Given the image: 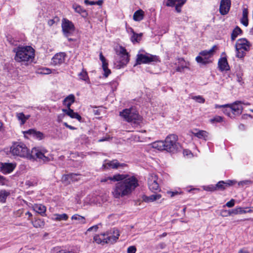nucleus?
<instances>
[{
  "instance_id": "19",
  "label": "nucleus",
  "mask_w": 253,
  "mask_h": 253,
  "mask_svg": "<svg viewBox=\"0 0 253 253\" xmlns=\"http://www.w3.org/2000/svg\"><path fill=\"white\" fill-rule=\"evenodd\" d=\"M62 111L71 118L76 119L80 122L82 121V117L78 113L75 112L74 110L71 108L67 109H63Z\"/></svg>"
},
{
  "instance_id": "14",
  "label": "nucleus",
  "mask_w": 253,
  "mask_h": 253,
  "mask_svg": "<svg viewBox=\"0 0 253 253\" xmlns=\"http://www.w3.org/2000/svg\"><path fill=\"white\" fill-rule=\"evenodd\" d=\"M251 46L250 42L245 38L239 39L235 44V48L238 50L242 49L244 51H249Z\"/></svg>"
},
{
  "instance_id": "13",
  "label": "nucleus",
  "mask_w": 253,
  "mask_h": 253,
  "mask_svg": "<svg viewBox=\"0 0 253 253\" xmlns=\"http://www.w3.org/2000/svg\"><path fill=\"white\" fill-rule=\"evenodd\" d=\"M158 176L154 173L150 174L148 177V185L149 189L155 192L159 190V185L157 182Z\"/></svg>"
},
{
  "instance_id": "28",
  "label": "nucleus",
  "mask_w": 253,
  "mask_h": 253,
  "mask_svg": "<svg viewBox=\"0 0 253 253\" xmlns=\"http://www.w3.org/2000/svg\"><path fill=\"white\" fill-rule=\"evenodd\" d=\"M192 134L196 137L200 139L207 140L208 137V132L204 130H199L198 132H192Z\"/></svg>"
},
{
  "instance_id": "12",
  "label": "nucleus",
  "mask_w": 253,
  "mask_h": 253,
  "mask_svg": "<svg viewBox=\"0 0 253 253\" xmlns=\"http://www.w3.org/2000/svg\"><path fill=\"white\" fill-rule=\"evenodd\" d=\"M102 236H105L106 240L104 242L106 243L113 244L117 241L120 236L119 231L118 229L113 228L106 233L101 234Z\"/></svg>"
},
{
  "instance_id": "33",
  "label": "nucleus",
  "mask_w": 253,
  "mask_h": 253,
  "mask_svg": "<svg viewBox=\"0 0 253 253\" xmlns=\"http://www.w3.org/2000/svg\"><path fill=\"white\" fill-rule=\"evenodd\" d=\"M16 117L21 121V125H24L26 121L29 118L30 116H26L23 113H18L16 114Z\"/></svg>"
},
{
  "instance_id": "34",
  "label": "nucleus",
  "mask_w": 253,
  "mask_h": 253,
  "mask_svg": "<svg viewBox=\"0 0 253 253\" xmlns=\"http://www.w3.org/2000/svg\"><path fill=\"white\" fill-rule=\"evenodd\" d=\"M32 224L35 228H42L44 225V222L41 219H37L32 221Z\"/></svg>"
},
{
  "instance_id": "23",
  "label": "nucleus",
  "mask_w": 253,
  "mask_h": 253,
  "mask_svg": "<svg viewBox=\"0 0 253 253\" xmlns=\"http://www.w3.org/2000/svg\"><path fill=\"white\" fill-rule=\"evenodd\" d=\"M248 16V9L246 8H244L243 9L242 17L240 21H241V23L246 27L248 26V24H249Z\"/></svg>"
},
{
  "instance_id": "41",
  "label": "nucleus",
  "mask_w": 253,
  "mask_h": 253,
  "mask_svg": "<svg viewBox=\"0 0 253 253\" xmlns=\"http://www.w3.org/2000/svg\"><path fill=\"white\" fill-rule=\"evenodd\" d=\"M191 98L200 103H204L205 99L201 95L193 96Z\"/></svg>"
},
{
  "instance_id": "57",
  "label": "nucleus",
  "mask_w": 253,
  "mask_h": 253,
  "mask_svg": "<svg viewBox=\"0 0 253 253\" xmlns=\"http://www.w3.org/2000/svg\"><path fill=\"white\" fill-rule=\"evenodd\" d=\"M180 4V2H177V4L175 5V10L178 12H181V7L183 5H181Z\"/></svg>"
},
{
  "instance_id": "29",
  "label": "nucleus",
  "mask_w": 253,
  "mask_h": 253,
  "mask_svg": "<svg viewBox=\"0 0 253 253\" xmlns=\"http://www.w3.org/2000/svg\"><path fill=\"white\" fill-rule=\"evenodd\" d=\"M242 30L241 29L240 27L238 26H236L235 29L233 30L231 36V39L232 41L235 40L236 38L238 37V35H241L242 34Z\"/></svg>"
},
{
  "instance_id": "42",
  "label": "nucleus",
  "mask_w": 253,
  "mask_h": 253,
  "mask_svg": "<svg viewBox=\"0 0 253 253\" xmlns=\"http://www.w3.org/2000/svg\"><path fill=\"white\" fill-rule=\"evenodd\" d=\"M246 51L242 49L238 50L236 48V57L239 58H243L246 55Z\"/></svg>"
},
{
  "instance_id": "50",
  "label": "nucleus",
  "mask_w": 253,
  "mask_h": 253,
  "mask_svg": "<svg viewBox=\"0 0 253 253\" xmlns=\"http://www.w3.org/2000/svg\"><path fill=\"white\" fill-rule=\"evenodd\" d=\"M99 58L102 62V65L108 64L105 57L103 55L102 53L100 52L99 54Z\"/></svg>"
},
{
  "instance_id": "58",
  "label": "nucleus",
  "mask_w": 253,
  "mask_h": 253,
  "mask_svg": "<svg viewBox=\"0 0 253 253\" xmlns=\"http://www.w3.org/2000/svg\"><path fill=\"white\" fill-rule=\"evenodd\" d=\"M215 185L209 186L207 187V190L210 191H214L217 190L216 188H215Z\"/></svg>"
},
{
  "instance_id": "63",
  "label": "nucleus",
  "mask_w": 253,
  "mask_h": 253,
  "mask_svg": "<svg viewBox=\"0 0 253 253\" xmlns=\"http://www.w3.org/2000/svg\"><path fill=\"white\" fill-rule=\"evenodd\" d=\"M186 68V66L177 67L176 69V71L177 72H182L184 68Z\"/></svg>"
},
{
  "instance_id": "53",
  "label": "nucleus",
  "mask_w": 253,
  "mask_h": 253,
  "mask_svg": "<svg viewBox=\"0 0 253 253\" xmlns=\"http://www.w3.org/2000/svg\"><path fill=\"white\" fill-rule=\"evenodd\" d=\"M40 73L43 74H49L51 73V71L48 68H44L41 69V71Z\"/></svg>"
},
{
  "instance_id": "4",
  "label": "nucleus",
  "mask_w": 253,
  "mask_h": 253,
  "mask_svg": "<svg viewBox=\"0 0 253 253\" xmlns=\"http://www.w3.org/2000/svg\"><path fill=\"white\" fill-rule=\"evenodd\" d=\"M120 116L125 121L130 123L133 127H136L141 123V117L134 108L124 109L120 112Z\"/></svg>"
},
{
  "instance_id": "60",
  "label": "nucleus",
  "mask_w": 253,
  "mask_h": 253,
  "mask_svg": "<svg viewBox=\"0 0 253 253\" xmlns=\"http://www.w3.org/2000/svg\"><path fill=\"white\" fill-rule=\"evenodd\" d=\"M237 81L239 83L241 84L242 81V78L240 74H237Z\"/></svg>"
},
{
  "instance_id": "30",
  "label": "nucleus",
  "mask_w": 253,
  "mask_h": 253,
  "mask_svg": "<svg viewBox=\"0 0 253 253\" xmlns=\"http://www.w3.org/2000/svg\"><path fill=\"white\" fill-rule=\"evenodd\" d=\"M10 195V193L5 190H0V202L4 203L8 196Z\"/></svg>"
},
{
  "instance_id": "59",
  "label": "nucleus",
  "mask_w": 253,
  "mask_h": 253,
  "mask_svg": "<svg viewBox=\"0 0 253 253\" xmlns=\"http://www.w3.org/2000/svg\"><path fill=\"white\" fill-rule=\"evenodd\" d=\"M56 253H75L73 252L67 251L65 250H60L59 251H57Z\"/></svg>"
},
{
  "instance_id": "15",
  "label": "nucleus",
  "mask_w": 253,
  "mask_h": 253,
  "mask_svg": "<svg viewBox=\"0 0 253 253\" xmlns=\"http://www.w3.org/2000/svg\"><path fill=\"white\" fill-rule=\"evenodd\" d=\"M231 7V0H221L220 2L219 12L222 15L227 14Z\"/></svg>"
},
{
  "instance_id": "27",
  "label": "nucleus",
  "mask_w": 253,
  "mask_h": 253,
  "mask_svg": "<svg viewBox=\"0 0 253 253\" xmlns=\"http://www.w3.org/2000/svg\"><path fill=\"white\" fill-rule=\"evenodd\" d=\"M153 147L159 150H165V141H158L153 143Z\"/></svg>"
},
{
  "instance_id": "43",
  "label": "nucleus",
  "mask_w": 253,
  "mask_h": 253,
  "mask_svg": "<svg viewBox=\"0 0 253 253\" xmlns=\"http://www.w3.org/2000/svg\"><path fill=\"white\" fill-rule=\"evenodd\" d=\"M252 181L250 180H245L238 182V184L239 186L243 187L244 185H249L252 183Z\"/></svg>"
},
{
  "instance_id": "11",
  "label": "nucleus",
  "mask_w": 253,
  "mask_h": 253,
  "mask_svg": "<svg viewBox=\"0 0 253 253\" xmlns=\"http://www.w3.org/2000/svg\"><path fill=\"white\" fill-rule=\"evenodd\" d=\"M229 106V110L231 111L233 115L239 116L242 113L243 107L242 106L241 101H236L232 104H227L223 105H215V108Z\"/></svg>"
},
{
  "instance_id": "2",
  "label": "nucleus",
  "mask_w": 253,
  "mask_h": 253,
  "mask_svg": "<svg viewBox=\"0 0 253 253\" xmlns=\"http://www.w3.org/2000/svg\"><path fill=\"white\" fill-rule=\"evenodd\" d=\"M110 181H118L112 192L115 198H120L128 195L138 186V180L134 176L127 174H117L109 177Z\"/></svg>"
},
{
  "instance_id": "18",
  "label": "nucleus",
  "mask_w": 253,
  "mask_h": 253,
  "mask_svg": "<svg viewBox=\"0 0 253 253\" xmlns=\"http://www.w3.org/2000/svg\"><path fill=\"white\" fill-rule=\"evenodd\" d=\"M25 134H29L34 138L39 140H42L44 138V135L42 132L40 131H37L34 129H30L24 132Z\"/></svg>"
},
{
  "instance_id": "39",
  "label": "nucleus",
  "mask_w": 253,
  "mask_h": 253,
  "mask_svg": "<svg viewBox=\"0 0 253 253\" xmlns=\"http://www.w3.org/2000/svg\"><path fill=\"white\" fill-rule=\"evenodd\" d=\"M108 64L102 66L104 71L103 76L105 78H107L111 73V70L108 68Z\"/></svg>"
},
{
  "instance_id": "9",
  "label": "nucleus",
  "mask_w": 253,
  "mask_h": 253,
  "mask_svg": "<svg viewBox=\"0 0 253 253\" xmlns=\"http://www.w3.org/2000/svg\"><path fill=\"white\" fill-rule=\"evenodd\" d=\"M159 60V57L148 53L145 54H138L136 58V64H149L152 62H157Z\"/></svg>"
},
{
  "instance_id": "62",
  "label": "nucleus",
  "mask_w": 253,
  "mask_h": 253,
  "mask_svg": "<svg viewBox=\"0 0 253 253\" xmlns=\"http://www.w3.org/2000/svg\"><path fill=\"white\" fill-rule=\"evenodd\" d=\"M55 22V19H50L48 21V25L49 26H52Z\"/></svg>"
},
{
  "instance_id": "17",
  "label": "nucleus",
  "mask_w": 253,
  "mask_h": 253,
  "mask_svg": "<svg viewBox=\"0 0 253 253\" xmlns=\"http://www.w3.org/2000/svg\"><path fill=\"white\" fill-rule=\"evenodd\" d=\"M66 53L59 52L56 53L51 59V64L54 65H60L65 62Z\"/></svg>"
},
{
  "instance_id": "25",
  "label": "nucleus",
  "mask_w": 253,
  "mask_h": 253,
  "mask_svg": "<svg viewBox=\"0 0 253 253\" xmlns=\"http://www.w3.org/2000/svg\"><path fill=\"white\" fill-rule=\"evenodd\" d=\"M34 210L43 216L46 211V208L41 204H36L34 206Z\"/></svg>"
},
{
  "instance_id": "38",
  "label": "nucleus",
  "mask_w": 253,
  "mask_h": 253,
  "mask_svg": "<svg viewBox=\"0 0 253 253\" xmlns=\"http://www.w3.org/2000/svg\"><path fill=\"white\" fill-rule=\"evenodd\" d=\"M71 219L72 220H76L79 221V223H85V218L84 217L79 215L78 214H75L72 216Z\"/></svg>"
},
{
  "instance_id": "46",
  "label": "nucleus",
  "mask_w": 253,
  "mask_h": 253,
  "mask_svg": "<svg viewBox=\"0 0 253 253\" xmlns=\"http://www.w3.org/2000/svg\"><path fill=\"white\" fill-rule=\"evenodd\" d=\"M223 121V118L219 116H216L211 120V123H220Z\"/></svg>"
},
{
  "instance_id": "6",
  "label": "nucleus",
  "mask_w": 253,
  "mask_h": 253,
  "mask_svg": "<svg viewBox=\"0 0 253 253\" xmlns=\"http://www.w3.org/2000/svg\"><path fill=\"white\" fill-rule=\"evenodd\" d=\"M177 141V135L175 134L168 135L165 140L166 151L173 154L181 151L182 146Z\"/></svg>"
},
{
  "instance_id": "45",
  "label": "nucleus",
  "mask_w": 253,
  "mask_h": 253,
  "mask_svg": "<svg viewBox=\"0 0 253 253\" xmlns=\"http://www.w3.org/2000/svg\"><path fill=\"white\" fill-rule=\"evenodd\" d=\"M77 176H78V175L77 174L72 173H70V174L66 175L65 177H66V178H67V179H70L72 180H77L78 179L77 178H76V177H77Z\"/></svg>"
},
{
  "instance_id": "37",
  "label": "nucleus",
  "mask_w": 253,
  "mask_h": 253,
  "mask_svg": "<svg viewBox=\"0 0 253 253\" xmlns=\"http://www.w3.org/2000/svg\"><path fill=\"white\" fill-rule=\"evenodd\" d=\"M94 241L97 244H105L106 243L104 241L106 240L105 236H102L101 235H95L93 238Z\"/></svg>"
},
{
  "instance_id": "26",
  "label": "nucleus",
  "mask_w": 253,
  "mask_h": 253,
  "mask_svg": "<svg viewBox=\"0 0 253 253\" xmlns=\"http://www.w3.org/2000/svg\"><path fill=\"white\" fill-rule=\"evenodd\" d=\"M161 198V195L158 194H154L149 196H145L143 200L146 202H151L160 199Z\"/></svg>"
},
{
  "instance_id": "20",
  "label": "nucleus",
  "mask_w": 253,
  "mask_h": 253,
  "mask_svg": "<svg viewBox=\"0 0 253 253\" xmlns=\"http://www.w3.org/2000/svg\"><path fill=\"white\" fill-rule=\"evenodd\" d=\"M218 66L219 70L221 71H227L230 69L227 59L225 57L221 58L219 59Z\"/></svg>"
},
{
  "instance_id": "5",
  "label": "nucleus",
  "mask_w": 253,
  "mask_h": 253,
  "mask_svg": "<svg viewBox=\"0 0 253 253\" xmlns=\"http://www.w3.org/2000/svg\"><path fill=\"white\" fill-rule=\"evenodd\" d=\"M116 55L115 56L114 64L116 67L121 69L126 65L129 58L126 48L122 46L115 48Z\"/></svg>"
},
{
  "instance_id": "61",
  "label": "nucleus",
  "mask_w": 253,
  "mask_h": 253,
  "mask_svg": "<svg viewBox=\"0 0 253 253\" xmlns=\"http://www.w3.org/2000/svg\"><path fill=\"white\" fill-rule=\"evenodd\" d=\"M84 2L86 4L93 5L95 4V2L93 1H90L89 0H84Z\"/></svg>"
},
{
  "instance_id": "22",
  "label": "nucleus",
  "mask_w": 253,
  "mask_h": 253,
  "mask_svg": "<svg viewBox=\"0 0 253 253\" xmlns=\"http://www.w3.org/2000/svg\"><path fill=\"white\" fill-rule=\"evenodd\" d=\"M75 96L71 94L67 96L63 101V104L66 106L68 109L71 108V105L75 102Z\"/></svg>"
},
{
  "instance_id": "32",
  "label": "nucleus",
  "mask_w": 253,
  "mask_h": 253,
  "mask_svg": "<svg viewBox=\"0 0 253 253\" xmlns=\"http://www.w3.org/2000/svg\"><path fill=\"white\" fill-rule=\"evenodd\" d=\"M68 216L66 213L56 214L53 215V219L56 221H66L68 219Z\"/></svg>"
},
{
  "instance_id": "40",
  "label": "nucleus",
  "mask_w": 253,
  "mask_h": 253,
  "mask_svg": "<svg viewBox=\"0 0 253 253\" xmlns=\"http://www.w3.org/2000/svg\"><path fill=\"white\" fill-rule=\"evenodd\" d=\"M215 187L217 190H223L226 187L224 181H220L215 185Z\"/></svg>"
},
{
  "instance_id": "55",
  "label": "nucleus",
  "mask_w": 253,
  "mask_h": 253,
  "mask_svg": "<svg viewBox=\"0 0 253 253\" xmlns=\"http://www.w3.org/2000/svg\"><path fill=\"white\" fill-rule=\"evenodd\" d=\"M6 182L7 180L6 178L4 176L0 175V185H4L6 184Z\"/></svg>"
},
{
  "instance_id": "24",
  "label": "nucleus",
  "mask_w": 253,
  "mask_h": 253,
  "mask_svg": "<svg viewBox=\"0 0 253 253\" xmlns=\"http://www.w3.org/2000/svg\"><path fill=\"white\" fill-rule=\"evenodd\" d=\"M144 16V11L142 9H139L134 12L133 19L135 21H140L143 19Z\"/></svg>"
},
{
  "instance_id": "21",
  "label": "nucleus",
  "mask_w": 253,
  "mask_h": 253,
  "mask_svg": "<svg viewBox=\"0 0 253 253\" xmlns=\"http://www.w3.org/2000/svg\"><path fill=\"white\" fill-rule=\"evenodd\" d=\"M72 8L76 12L80 14L83 17H86L88 15L87 11L82 8L81 6L77 4H73Z\"/></svg>"
},
{
  "instance_id": "49",
  "label": "nucleus",
  "mask_w": 253,
  "mask_h": 253,
  "mask_svg": "<svg viewBox=\"0 0 253 253\" xmlns=\"http://www.w3.org/2000/svg\"><path fill=\"white\" fill-rule=\"evenodd\" d=\"M226 187L234 185L237 183L236 180H228L226 181H224Z\"/></svg>"
},
{
  "instance_id": "36",
  "label": "nucleus",
  "mask_w": 253,
  "mask_h": 253,
  "mask_svg": "<svg viewBox=\"0 0 253 253\" xmlns=\"http://www.w3.org/2000/svg\"><path fill=\"white\" fill-rule=\"evenodd\" d=\"M168 2L166 3V5L168 6H173L175 5V2H180L181 5H183L185 2L186 1V0H168Z\"/></svg>"
},
{
  "instance_id": "51",
  "label": "nucleus",
  "mask_w": 253,
  "mask_h": 253,
  "mask_svg": "<svg viewBox=\"0 0 253 253\" xmlns=\"http://www.w3.org/2000/svg\"><path fill=\"white\" fill-rule=\"evenodd\" d=\"M235 205V200L234 199H231L230 201H229V202H228L226 205L225 206H224V207L225 206H227L229 208H232Z\"/></svg>"
},
{
  "instance_id": "47",
  "label": "nucleus",
  "mask_w": 253,
  "mask_h": 253,
  "mask_svg": "<svg viewBox=\"0 0 253 253\" xmlns=\"http://www.w3.org/2000/svg\"><path fill=\"white\" fill-rule=\"evenodd\" d=\"M220 214L222 216H227L231 215V210H223L221 211Z\"/></svg>"
},
{
  "instance_id": "7",
  "label": "nucleus",
  "mask_w": 253,
  "mask_h": 253,
  "mask_svg": "<svg viewBox=\"0 0 253 253\" xmlns=\"http://www.w3.org/2000/svg\"><path fill=\"white\" fill-rule=\"evenodd\" d=\"M217 48L216 45H214L209 50H205L201 51L199 53V55L196 57V61L202 65H206L211 63V61L210 58L212 56Z\"/></svg>"
},
{
  "instance_id": "56",
  "label": "nucleus",
  "mask_w": 253,
  "mask_h": 253,
  "mask_svg": "<svg viewBox=\"0 0 253 253\" xmlns=\"http://www.w3.org/2000/svg\"><path fill=\"white\" fill-rule=\"evenodd\" d=\"M98 228V225H94V226L89 228L87 229V232H89V231H96Z\"/></svg>"
},
{
  "instance_id": "10",
  "label": "nucleus",
  "mask_w": 253,
  "mask_h": 253,
  "mask_svg": "<svg viewBox=\"0 0 253 253\" xmlns=\"http://www.w3.org/2000/svg\"><path fill=\"white\" fill-rule=\"evenodd\" d=\"M126 166L124 163H120L116 159L112 161L106 159L104 161L101 169L102 171L110 170L111 169H117Z\"/></svg>"
},
{
  "instance_id": "35",
  "label": "nucleus",
  "mask_w": 253,
  "mask_h": 253,
  "mask_svg": "<svg viewBox=\"0 0 253 253\" xmlns=\"http://www.w3.org/2000/svg\"><path fill=\"white\" fill-rule=\"evenodd\" d=\"M247 211L244 210L243 208L241 207H238L235 209L231 210V215L232 214H243L245 213Z\"/></svg>"
},
{
  "instance_id": "52",
  "label": "nucleus",
  "mask_w": 253,
  "mask_h": 253,
  "mask_svg": "<svg viewBox=\"0 0 253 253\" xmlns=\"http://www.w3.org/2000/svg\"><path fill=\"white\" fill-rule=\"evenodd\" d=\"M136 249L134 246H130L127 248V253H135Z\"/></svg>"
},
{
  "instance_id": "16",
  "label": "nucleus",
  "mask_w": 253,
  "mask_h": 253,
  "mask_svg": "<svg viewBox=\"0 0 253 253\" xmlns=\"http://www.w3.org/2000/svg\"><path fill=\"white\" fill-rule=\"evenodd\" d=\"M0 171L4 174L11 173L14 169L16 165L13 163H0Z\"/></svg>"
},
{
  "instance_id": "48",
  "label": "nucleus",
  "mask_w": 253,
  "mask_h": 253,
  "mask_svg": "<svg viewBox=\"0 0 253 253\" xmlns=\"http://www.w3.org/2000/svg\"><path fill=\"white\" fill-rule=\"evenodd\" d=\"M110 84L112 90L114 91L116 89L119 83L117 81H113L112 82L110 83Z\"/></svg>"
},
{
  "instance_id": "64",
  "label": "nucleus",
  "mask_w": 253,
  "mask_h": 253,
  "mask_svg": "<svg viewBox=\"0 0 253 253\" xmlns=\"http://www.w3.org/2000/svg\"><path fill=\"white\" fill-rule=\"evenodd\" d=\"M109 139H110L109 137H104L101 139H99L98 141L99 142H103V141H107V140H109Z\"/></svg>"
},
{
  "instance_id": "54",
  "label": "nucleus",
  "mask_w": 253,
  "mask_h": 253,
  "mask_svg": "<svg viewBox=\"0 0 253 253\" xmlns=\"http://www.w3.org/2000/svg\"><path fill=\"white\" fill-rule=\"evenodd\" d=\"M140 37L141 35L135 34L134 33L133 36L132 37V41L133 42L134 41L138 42V41L140 40Z\"/></svg>"
},
{
  "instance_id": "8",
  "label": "nucleus",
  "mask_w": 253,
  "mask_h": 253,
  "mask_svg": "<svg viewBox=\"0 0 253 253\" xmlns=\"http://www.w3.org/2000/svg\"><path fill=\"white\" fill-rule=\"evenodd\" d=\"M61 27L63 35L66 38L73 35L75 30L73 23L66 18L62 20Z\"/></svg>"
},
{
  "instance_id": "1",
  "label": "nucleus",
  "mask_w": 253,
  "mask_h": 253,
  "mask_svg": "<svg viewBox=\"0 0 253 253\" xmlns=\"http://www.w3.org/2000/svg\"><path fill=\"white\" fill-rule=\"evenodd\" d=\"M47 151L44 148L34 147L31 151L22 142H14L10 148V153L13 156L26 158L32 161L46 163L50 161V158L46 156Z\"/></svg>"
},
{
  "instance_id": "44",
  "label": "nucleus",
  "mask_w": 253,
  "mask_h": 253,
  "mask_svg": "<svg viewBox=\"0 0 253 253\" xmlns=\"http://www.w3.org/2000/svg\"><path fill=\"white\" fill-rule=\"evenodd\" d=\"M221 107H220V108ZM222 107L225 108L224 110H223V112L225 114L230 117V118L234 117V115H232L231 111H229V106Z\"/></svg>"
},
{
  "instance_id": "31",
  "label": "nucleus",
  "mask_w": 253,
  "mask_h": 253,
  "mask_svg": "<svg viewBox=\"0 0 253 253\" xmlns=\"http://www.w3.org/2000/svg\"><path fill=\"white\" fill-rule=\"evenodd\" d=\"M78 76L79 77L81 80L84 81L86 82L87 83H89V79L87 73L86 71V70H84V69H83L82 70V71L78 74Z\"/></svg>"
},
{
  "instance_id": "3",
  "label": "nucleus",
  "mask_w": 253,
  "mask_h": 253,
  "mask_svg": "<svg viewBox=\"0 0 253 253\" xmlns=\"http://www.w3.org/2000/svg\"><path fill=\"white\" fill-rule=\"evenodd\" d=\"M13 51L16 53L15 60L19 62L28 61L34 57V49L30 46H19Z\"/></svg>"
}]
</instances>
